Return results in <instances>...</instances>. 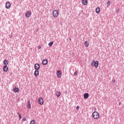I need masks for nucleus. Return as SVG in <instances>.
I'll return each instance as SVG.
<instances>
[{"label":"nucleus","mask_w":124,"mask_h":124,"mask_svg":"<svg viewBox=\"0 0 124 124\" xmlns=\"http://www.w3.org/2000/svg\"><path fill=\"white\" fill-rule=\"evenodd\" d=\"M92 116L93 119H96L99 118V114L97 111H94L93 113Z\"/></svg>","instance_id":"f257e3e1"},{"label":"nucleus","mask_w":124,"mask_h":124,"mask_svg":"<svg viewBox=\"0 0 124 124\" xmlns=\"http://www.w3.org/2000/svg\"><path fill=\"white\" fill-rule=\"evenodd\" d=\"M52 14L54 17H56V18H57V17L59 16V12L58 10H55L53 11Z\"/></svg>","instance_id":"f03ea898"},{"label":"nucleus","mask_w":124,"mask_h":124,"mask_svg":"<svg viewBox=\"0 0 124 124\" xmlns=\"http://www.w3.org/2000/svg\"><path fill=\"white\" fill-rule=\"evenodd\" d=\"M58 78H61L62 77V72L60 70H58L56 73Z\"/></svg>","instance_id":"7ed1b4c3"},{"label":"nucleus","mask_w":124,"mask_h":124,"mask_svg":"<svg viewBox=\"0 0 124 124\" xmlns=\"http://www.w3.org/2000/svg\"><path fill=\"white\" fill-rule=\"evenodd\" d=\"M38 103L40 104V105H43V103H44V100H43V98H39L38 100Z\"/></svg>","instance_id":"20e7f679"},{"label":"nucleus","mask_w":124,"mask_h":124,"mask_svg":"<svg viewBox=\"0 0 124 124\" xmlns=\"http://www.w3.org/2000/svg\"><path fill=\"white\" fill-rule=\"evenodd\" d=\"M5 7H6V8H7V9H8L10 8V7H11V4L10 3V2H7L6 3Z\"/></svg>","instance_id":"39448f33"},{"label":"nucleus","mask_w":124,"mask_h":124,"mask_svg":"<svg viewBox=\"0 0 124 124\" xmlns=\"http://www.w3.org/2000/svg\"><path fill=\"white\" fill-rule=\"evenodd\" d=\"M31 11H28L26 13L25 16L27 18H29V17H31Z\"/></svg>","instance_id":"423d86ee"},{"label":"nucleus","mask_w":124,"mask_h":124,"mask_svg":"<svg viewBox=\"0 0 124 124\" xmlns=\"http://www.w3.org/2000/svg\"><path fill=\"white\" fill-rule=\"evenodd\" d=\"M34 68L35 70H38L40 68V65L38 63H36L34 66Z\"/></svg>","instance_id":"0eeeda50"},{"label":"nucleus","mask_w":124,"mask_h":124,"mask_svg":"<svg viewBox=\"0 0 124 124\" xmlns=\"http://www.w3.org/2000/svg\"><path fill=\"white\" fill-rule=\"evenodd\" d=\"M39 75V71L38 70H35L34 73V75L35 77H37Z\"/></svg>","instance_id":"6e6552de"},{"label":"nucleus","mask_w":124,"mask_h":124,"mask_svg":"<svg viewBox=\"0 0 124 124\" xmlns=\"http://www.w3.org/2000/svg\"><path fill=\"white\" fill-rule=\"evenodd\" d=\"M48 63V60L47 59H45L42 62V64L43 65H46Z\"/></svg>","instance_id":"1a4fd4ad"},{"label":"nucleus","mask_w":124,"mask_h":124,"mask_svg":"<svg viewBox=\"0 0 124 124\" xmlns=\"http://www.w3.org/2000/svg\"><path fill=\"white\" fill-rule=\"evenodd\" d=\"M3 70L4 71V72H7V71L8 70V67L6 65L4 66Z\"/></svg>","instance_id":"9d476101"},{"label":"nucleus","mask_w":124,"mask_h":124,"mask_svg":"<svg viewBox=\"0 0 124 124\" xmlns=\"http://www.w3.org/2000/svg\"><path fill=\"white\" fill-rule=\"evenodd\" d=\"M82 3L83 5H87L88 4V0H82Z\"/></svg>","instance_id":"9b49d317"},{"label":"nucleus","mask_w":124,"mask_h":124,"mask_svg":"<svg viewBox=\"0 0 124 124\" xmlns=\"http://www.w3.org/2000/svg\"><path fill=\"white\" fill-rule=\"evenodd\" d=\"M94 66H95L96 68H97V67H98V61H96L94 62Z\"/></svg>","instance_id":"f8f14e48"},{"label":"nucleus","mask_w":124,"mask_h":124,"mask_svg":"<svg viewBox=\"0 0 124 124\" xmlns=\"http://www.w3.org/2000/svg\"><path fill=\"white\" fill-rule=\"evenodd\" d=\"M19 91H20V89H19V88H16L15 87L14 89V93H19Z\"/></svg>","instance_id":"ddd939ff"},{"label":"nucleus","mask_w":124,"mask_h":124,"mask_svg":"<svg viewBox=\"0 0 124 124\" xmlns=\"http://www.w3.org/2000/svg\"><path fill=\"white\" fill-rule=\"evenodd\" d=\"M84 98H85V99H87V98H89V93H85L84 94Z\"/></svg>","instance_id":"4468645a"},{"label":"nucleus","mask_w":124,"mask_h":124,"mask_svg":"<svg viewBox=\"0 0 124 124\" xmlns=\"http://www.w3.org/2000/svg\"><path fill=\"white\" fill-rule=\"evenodd\" d=\"M95 12H96V13H97V14H98V13H99V12H100V8L98 7L97 8H96Z\"/></svg>","instance_id":"2eb2a0df"},{"label":"nucleus","mask_w":124,"mask_h":124,"mask_svg":"<svg viewBox=\"0 0 124 124\" xmlns=\"http://www.w3.org/2000/svg\"><path fill=\"white\" fill-rule=\"evenodd\" d=\"M4 65L7 66L8 64V61L7 60H4L3 61Z\"/></svg>","instance_id":"dca6fc26"},{"label":"nucleus","mask_w":124,"mask_h":124,"mask_svg":"<svg viewBox=\"0 0 124 124\" xmlns=\"http://www.w3.org/2000/svg\"><path fill=\"white\" fill-rule=\"evenodd\" d=\"M56 95L57 97H60L61 96V93L59 91H57L56 93Z\"/></svg>","instance_id":"f3484780"},{"label":"nucleus","mask_w":124,"mask_h":124,"mask_svg":"<svg viewBox=\"0 0 124 124\" xmlns=\"http://www.w3.org/2000/svg\"><path fill=\"white\" fill-rule=\"evenodd\" d=\"M84 45L86 47H89V45H90V44L88 41H85L84 43Z\"/></svg>","instance_id":"a211bd4d"},{"label":"nucleus","mask_w":124,"mask_h":124,"mask_svg":"<svg viewBox=\"0 0 124 124\" xmlns=\"http://www.w3.org/2000/svg\"><path fill=\"white\" fill-rule=\"evenodd\" d=\"M53 44H54V42H50L48 43V46H49V47H52V46H53Z\"/></svg>","instance_id":"6ab92c4d"},{"label":"nucleus","mask_w":124,"mask_h":124,"mask_svg":"<svg viewBox=\"0 0 124 124\" xmlns=\"http://www.w3.org/2000/svg\"><path fill=\"white\" fill-rule=\"evenodd\" d=\"M91 67H93V66H94V61H92V62L91 63Z\"/></svg>","instance_id":"aec40b11"},{"label":"nucleus","mask_w":124,"mask_h":124,"mask_svg":"<svg viewBox=\"0 0 124 124\" xmlns=\"http://www.w3.org/2000/svg\"><path fill=\"white\" fill-rule=\"evenodd\" d=\"M18 118L19 120H21L22 119V115L20 113H18Z\"/></svg>","instance_id":"412c9836"},{"label":"nucleus","mask_w":124,"mask_h":124,"mask_svg":"<svg viewBox=\"0 0 124 124\" xmlns=\"http://www.w3.org/2000/svg\"><path fill=\"white\" fill-rule=\"evenodd\" d=\"M30 124H35V122H34V120L31 121Z\"/></svg>","instance_id":"4be33fe9"},{"label":"nucleus","mask_w":124,"mask_h":124,"mask_svg":"<svg viewBox=\"0 0 124 124\" xmlns=\"http://www.w3.org/2000/svg\"><path fill=\"white\" fill-rule=\"evenodd\" d=\"M31 104L30 103V102H29V104L27 106V108H31Z\"/></svg>","instance_id":"5701e85b"},{"label":"nucleus","mask_w":124,"mask_h":124,"mask_svg":"<svg viewBox=\"0 0 124 124\" xmlns=\"http://www.w3.org/2000/svg\"><path fill=\"white\" fill-rule=\"evenodd\" d=\"M77 74H78V71H76L74 73V75L75 76H76V75H77Z\"/></svg>","instance_id":"b1692460"},{"label":"nucleus","mask_w":124,"mask_h":124,"mask_svg":"<svg viewBox=\"0 0 124 124\" xmlns=\"http://www.w3.org/2000/svg\"><path fill=\"white\" fill-rule=\"evenodd\" d=\"M22 121H23V122H25V121H27V119L26 118V117L23 118Z\"/></svg>","instance_id":"393cba45"},{"label":"nucleus","mask_w":124,"mask_h":124,"mask_svg":"<svg viewBox=\"0 0 124 124\" xmlns=\"http://www.w3.org/2000/svg\"><path fill=\"white\" fill-rule=\"evenodd\" d=\"M108 5L109 6L110 5V1H108L107 2Z\"/></svg>","instance_id":"a878e982"},{"label":"nucleus","mask_w":124,"mask_h":124,"mask_svg":"<svg viewBox=\"0 0 124 124\" xmlns=\"http://www.w3.org/2000/svg\"><path fill=\"white\" fill-rule=\"evenodd\" d=\"M119 9H117L115 11V12H116V13H119Z\"/></svg>","instance_id":"bb28decb"},{"label":"nucleus","mask_w":124,"mask_h":124,"mask_svg":"<svg viewBox=\"0 0 124 124\" xmlns=\"http://www.w3.org/2000/svg\"><path fill=\"white\" fill-rule=\"evenodd\" d=\"M79 109H80V108L79 107V106H77V110H79Z\"/></svg>","instance_id":"cd10ccee"},{"label":"nucleus","mask_w":124,"mask_h":124,"mask_svg":"<svg viewBox=\"0 0 124 124\" xmlns=\"http://www.w3.org/2000/svg\"><path fill=\"white\" fill-rule=\"evenodd\" d=\"M9 37H10L11 38V37H12V35H9Z\"/></svg>","instance_id":"c85d7f7f"},{"label":"nucleus","mask_w":124,"mask_h":124,"mask_svg":"<svg viewBox=\"0 0 124 124\" xmlns=\"http://www.w3.org/2000/svg\"><path fill=\"white\" fill-rule=\"evenodd\" d=\"M112 82H113V83H115V80H112Z\"/></svg>","instance_id":"c756f323"},{"label":"nucleus","mask_w":124,"mask_h":124,"mask_svg":"<svg viewBox=\"0 0 124 124\" xmlns=\"http://www.w3.org/2000/svg\"><path fill=\"white\" fill-rule=\"evenodd\" d=\"M119 105H121V103H119Z\"/></svg>","instance_id":"7c9ffc66"},{"label":"nucleus","mask_w":124,"mask_h":124,"mask_svg":"<svg viewBox=\"0 0 124 124\" xmlns=\"http://www.w3.org/2000/svg\"><path fill=\"white\" fill-rule=\"evenodd\" d=\"M70 40H71V39L70 38Z\"/></svg>","instance_id":"2f4dec72"}]
</instances>
